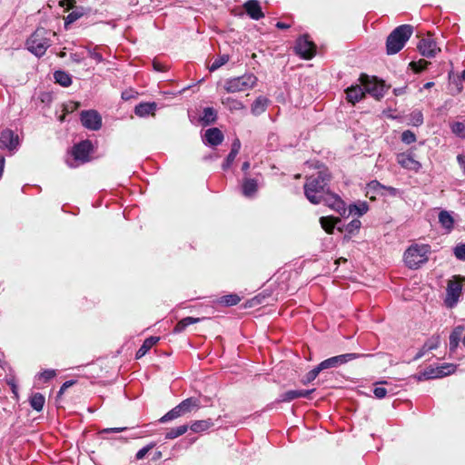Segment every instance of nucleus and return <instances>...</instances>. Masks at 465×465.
<instances>
[{
    "instance_id": "f257e3e1",
    "label": "nucleus",
    "mask_w": 465,
    "mask_h": 465,
    "mask_svg": "<svg viewBox=\"0 0 465 465\" xmlns=\"http://www.w3.org/2000/svg\"><path fill=\"white\" fill-rule=\"evenodd\" d=\"M330 175L325 172H319L317 175L307 178L304 184V194L313 204L321 203V198L329 191L328 183Z\"/></svg>"
},
{
    "instance_id": "f03ea898",
    "label": "nucleus",
    "mask_w": 465,
    "mask_h": 465,
    "mask_svg": "<svg viewBox=\"0 0 465 465\" xmlns=\"http://www.w3.org/2000/svg\"><path fill=\"white\" fill-rule=\"evenodd\" d=\"M51 35L54 36L55 33L43 27L37 28L26 41L27 49L37 57L43 56L51 46Z\"/></svg>"
},
{
    "instance_id": "7ed1b4c3",
    "label": "nucleus",
    "mask_w": 465,
    "mask_h": 465,
    "mask_svg": "<svg viewBox=\"0 0 465 465\" xmlns=\"http://www.w3.org/2000/svg\"><path fill=\"white\" fill-rule=\"evenodd\" d=\"M413 33L411 25H401L396 27L387 37L386 51L388 54L399 53Z\"/></svg>"
},
{
    "instance_id": "20e7f679",
    "label": "nucleus",
    "mask_w": 465,
    "mask_h": 465,
    "mask_svg": "<svg viewBox=\"0 0 465 465\" xmlns=\"http://www.w3.org/2000/svg\"><path fill=\"white\" fill-rule=\"evenodd\" d=\"M430 253V246L429 244H411L404 252V262L410 269H418L428 262Z\"/></svg>"
},
{
    "instance_id": "39448f33",
    "label": "nucleus",
    "mask_w": 465,
    "mask_h": 465,
    "mask_svg": "<svg viewBox=\"0 0 465 465\" xmlns=\"http://www.w3.org/2000/svg\"><path fill=\"white\" fill-rule=\"evenodd\" d=\"M257 77L253 74H244L241 76L225 80L223 88L227 93L245 92L252 89L257 84Z\"/></svg>"
},
{
    "instance_id": "423d86ee",
    "label": "nucleus",
    "mask_w": 465,
    "mask_h": 465,
    "mask_svg": "<svg viewBox=\"0 0 465 465\" xmlns=\"http://www.w3.org/2000/svg\"><path fill=\"white\" fill-rule=\"evenodd\" d=\"M456 365L452 363H443L437 367L430 366L417 376L419 381L439 379L454 373Z\"/></svg>"
},
{
    "instance_id": "0eeeda50",
    "label": "nucleus",
    "mask_w": 465,
    "mask_h": 465,
    "mask_svg": "<svg viewBox=\"0 0 465 465\" xmlns=\"http://www.w3.org/2000/svg\"><path fill=\"white\" fill-rule=\"evenodd\" d=\"M371 356H372V354L353 353V352L345 353V354H341V355L328 358V359L322 361L321 363H319V365L322 368V370L324 371L327 369L337 368L339 366H341V365H343L349 361H351L353 360H356V359L371 357Z\"/></svg>"
},
{
    "instance_id": "6e6552de",
    "label": "nucleus",
    "mask_w": 465,
    "mask_h": 465,
    "mask_svg": "<svg viewBox=\"0 0 465 465\" xmlns=\"http://www.w3.org/2000/svg\"><path fill=\"white\" fill-rule=\"evenodd\" d=\"M294 50L302 59L310 60L316 54V45L309 39L308 35H303L296 40Z\"/></svg>"
},
{
    "instance_id": "1a4fd4ad",
    "label": "nucleus",
    "mask_w": 465,
    "mask_h": 465,
    "mask_svg": "<svg viewBox=\"0 0 465 465\" xmlns=\"http://www.w3.org/2000/svg\"><path fill=\"white\" fill-rule=\"evenodd\" d=\"M361 85L363 86L364 93L371 94L376 99H380L384 95V87L381 83L377 81L374 77H369L366 74H361L360 77Z\"/></svg>"
},
{
    "instance_id": "9d476101",
    "label": "nucleus",
    "mask_w": 465,
    "mask_h": 465,
    "mask_svg": "<svg viewBox=\"0 0 465 465\" xmlns=\"http://www.w3.org/2000/svg\"><path fill=\"white\" fill-rule=\"evenodd\" d=\"M461 291L462 285L460 277L455 276L452 280L449 281L445 299V304L447 307L453 308L458 303Z\"/></svg>"
},
{
    "instance_id": "9b49d317",
    "label": "nucleus",
    "mask_w": 465,
    "mask_h": 465,
    "mask_svg": "<svg viewBox=\"0 0 465 465\" xmlns=\"http://www.w3.org/2000/svg\"><path fill=\"white\" fill-rule=\"evenodd\" d=\"M82 124L93 131H97L102 127V117L95 110L83 111L80 115Z\"/></svg>"
},
{
    "instance_id": "f8f14e48",
    "label": "nucleus",
    "mask_w": 465,
    "mask_h": 465,
    "mask_svg": "<svg viewBox=\"0 0 465 465\" xmlns=\"http://www.w3.org/2000/svg\"><path fill=\"white\" fill-rule=\"evenodd\" d=\"M321 203L327 205L341 215L346 213V204L343 200L338 194L332 193L330 191L321 198Z\"/></svg>"
},
{
    "instance_id": "ddd939ff",
    "label": "nucleus",
    "mask_w": 465,
    "mask_h": 465,
    "mask_svg": "<svg viewBox=\"0 0 465 465\" xmlns=\"http://www.w3.org/2000/svg\"><path fill=\"white\" fill-rule=\"evenodd\" d=\"M93 150V145L91 141L84 140L75 144L73 147L72 154L75 161H79L81 163H86L90 160V153Z\"/></svg>"
},
{
    "instance_id": "4468645a",
    "label": "nucleus",
    "mask_w": 465,
    "mask_h": 465,
    "mask_svg": "<svg viewBox=\"0 0 465 465\" xmlns=\"http://www.w3.org/2000/svg\"><path fill=\"white\" fill-rule=\"evenodd\" d=\"M19 146V138L12 130L5 129L0 134V149H7L10 152L16 151Z\"/></svg>"
},
{
    "instance_id": "2eb2a0df",
    "label": "nucleus",
    "mask_w": 465,
    "mask_h": 465,
    "mask_svg": "<svg viewBox=\"0 0 465 465\" xmlns=\"http://www.w3.org/2000/svg\"><path fill=\"white\" fill-rule=\"evenodd\" d=\"M418 49L421 55L432 58L440 51V48L437 46L435 40L431 36L422 38L419 45Z\"/></svg>"
},
{
    "instance_id": "dca6fc26",
    "label": "nucleus",
    "mask_w": 465,
    "mask_h": 465,
    "mask_svg": "<svg viewBox=\"0 0 465 465\" xmlns=\"http://www.w3.org/2000/svg\"><path fill=\"white\" fill-rule=\"evenodd\" d=\"M397 163L404 169L418 172L421 168L419 161L415 160L411 153H401L397 155Z\"/></svg>"
},
{
    "instance_id": "f3484780",
    "label": "nucleus",
    "mask_w": 465,
    "mask_h": 465,
    "mask_svg": "<svg viewBox=\"0 0 465 465\" xmlns=\"http://www.w3.org/2000/svg\"><path fill=\"white\" fill-rule=\"evenodd\" d=\"M314 390H291L282 393L277 402H290L299 398H308Z\"/></svg>"
},
{
    "instance_id": "a211bd4d",
    "label": "nucleus",
    "mask_w": 465,
    "mask_h": 465,
    "mask_svg": "<svg viewBox=\"0 0 465 465\" xmlns=\"http://www.w3.org/2000/svg\"><path fill=\"white\" fill-rule=\"evenodd\" d=\"M243 8L250 18L260 20L264 17L261 5L258 0H248L243 4Z\"/></svg>"
},
{
    "instance_id": "6ab92c4d",
    "label": "nucleus",
    "mask_w": 465,
    "mask_h": 465,
    "mask_svg": "<svg viewBox=\"0 0 465 465\" xmlns=\"http://www.w3.org/2000/svg\"><path fill=\"white\" fill-rule=\"evenodd\" d=\"M345 92L348 102L352 104L361 101L365 95L363 86L358 84L348 87Z\"/></svg>"
},
{
    "instance_id": "aec40b11",
    "label": "nucleus",
    "mask_w": 465,
    "mask_h": 465,
    "mask_svg": "<svg viewBox=\"0 0 465 465\" xmlns=\"http://www.w3.org/2000/svg\"><path fill=\"white\" fill-rule=\"evenodd\" d=\"M258 181L255 178H244L242 183V193L245 197L252 198L258 191Z\"/></svg>"
},
{
    "instance_id": "412c9836",
    "label": "nucleus",
    "mask_w": 465,
    "mask_h": 465,
    "mask_svg": "<svg viewBox=\"0 0 465 465\" xmlns=\"http://www.w3.org/2000/svg\"><path fill=\"white\" fill-rule=\"evenodd\" d=\"M223 140V133L216 127L205 131L204 141L210 145L216 146L222 143Z\"/></svg>"
},
{
    "instance_id": "4be33fe9",
    "label": "nucleus",
    "mask_w": 465,
    "mask_h": 465,
    "mask_svg": "<svg viewBox=\"0 0 465 465\" xmlns=\"http://www.w3.org/2000/svg\"><path fill=\"white\" fill-rule=\"evenodd\" d=\"M179 405L181 406L182 411H183L184 414L191 413L202 407L201 400L196 397L187 398L182 401Z\"/></svg>"
},
{
    "instance_id": "5701e85b",
    "label": "nucleus",
    "mask_w": 465,
    "mask_h": 465,
    "mask_svg": "<svg viewBox=\"0 0 465 465\" xmlns=\"http://www.w3.org/2000/svg\"><path fill=\"white\" fill-rule=\"evenodd\" d=\"M157 109V104L154 102L152 103H141L137 104L134 108V113L136 115L140 117H145L150 114H153Z\"/></svg>"
},
{
    "instance_id": "b1692460",
    "label": "nucleus",
    "mask_w": 465,
    "mask_h": 465,
    "mask_svg": "<svg viewBox=\"0 0 465 465\" xmlns=\"http://www.w3.org/2000/svg\"><path fill=\"white\" fill-rule=\"evenodd\" d=\"M269 100L264 96L257 97L252 104L251 112L253 115H260L264 113L268 107Z\"/></svg>"
},
{
    "instance_id": "393cba45",
    "label": "nucleus",
    "mask_w": 465,
    "mask_h": 465,
    "mask_svg": "<svg viewBox=\"0 0 465 465\" xmlns=\"http://www.w3.org/2000/svg\"><path fill=\"white\" fill-rule=\"evenodd\" d=\"M160 338L156 336H151L144 340L142 346L139 348V350L136 351L135 357L136 359H140L143 357L147 351L159 341Z\"/></svg>"
},
{
    "instance_id": "a878e982",
    "label": "nucleus",
    "mask_w": 465,
    "mask_h": 465,
    "mask_svg": "<svg viewBox=\"0 0 465 465\" xmlns=\"http://www.w3.org/2000/svg\"><path fill=\"white\" fill-rule=\"evenodd\" d=\"M185 415L183 411H182L181 406L178 404L174 408H173L171 411H169L167 413H165L163 417L159 419V422L165 423L168 421H171L173 420H175L179 417H182Z\"/></svg>"
},
{
    "instance_id": "bb28decb",
    "label": "nucleus",
    "mask_w": 465,
    "mask_h": 465,
    "mask_svg": "<svg viewBox=\"0 0 465 465\" xmlns=\"http://www.w3.org/2000/svg\"><path fill=\"white\" fill-rule=\"evenodd\" d=\"M54 78L55 83L59 84L63 87H68L72 84L71 75L62 70L55 71L54 73Z\"/></svg>"
},
{
    "instance_id": "cd10ccee",
    "label": "nucleus",
    "mask_w": 465,
    "mask_h": 465,
    "mask_svg": "<svg viewBox=\"0 0 465 465\" xmlns=\"http://www.w3.org/2000/svg\"><path fill=\"white\" fill-rule=\"evenodd\" d=\"M222 104L232 112L240 111L244 108V105L241 101L230 96L222 98Z\"/></svg>"
},
{
    "instance_id": "c85d7f7f",
    "label": "nucleus",
    "mask_w": 465,
    "mask_h": 465,
    "mask_svg": "<svg viewBox=\"0 0 465 465\" xmlns=\"http://www.w3.org/2000/svg\"><path fill=\"white\" fill-rule=\"evenodd\" d=\"M213 425V423L211 419L195 420L191 424L190 429L193 432H203L208 430Z\"/></svg>"
},
{
    "instance_id": "c756f323",
    "label": "nucleus",
    "mask_w": 465,
    "mask_h": 465,
    "mask_svg": "<svg viewBox=\"0 0 465 465\" xmlns=\"http://www.w3.org/2000/svg\"><path fill=\"white\" fill-rule=\"evenodd\" d=\"M439 222L441 226L448 231H450L453 228L454 220L448 211H441L439 213Z\"/></svg>"
},
{
    "instance_id": "7c9ffc66",
    "label": "nucleus",
    "mask_w": 465,
    "mask_h": 465,
    "mask_svg": "<svg viewBox=\"0 0 465 465\" xmlns=\"http://www.w3.org/2000/svg\"><path fill=\"white\" fill-rule=\"evenodd\" d=\"M200 322V318L185 317L179 321L174 326L173 331L176 333L183 331L187 326L197 323Z\"/></svg>"
},
{
    "instance_id": "2f4dec72",
    "label": "nucleus",
    "mask_w": 465,
    "mask_h": 465,
    "mask_svg": "<svg viewBox=\"0 0 465 465\" xmlns=\"http://www.w3.org/2000/svg\"><path fill=\"white\" fill-rule=\"evenodd\" d=\"M369 210V206L366 202H359L349 206V213L358 216H362Z\"/></svg>"
},
{
    "instance_id": "473e14b6",
    "label": "nucleus",
    "mask_w": 465,
    "mask_h": 465,
    "mask_svg": "<svg viewBox=\"0 0 465 465\" xmlns=\"http://www.w3.org/2000/svg\"><path fill=\"white\" fill-rule=\"evenodd\" d=\"M45 402V399L44 395L39 392L34 393L30 398L31 407L37 411H41L43 410Z\"/></svg>"
},
{
    "instance_id": "72a5a7b5",
    "label": "nucleus",
    "mask_w": 465,
    "mask_h": 465,
    "mask_svg": "<svg viewBox=\"0 0 465 465\" xmlns=\"http://www.w3.org/2000/svg\"><path fill=\"white\" fill-rule=\"evenodd\" d=\"M216 118H217V113L213 108L206 107L203 109L201 120L203 122L204 124L207 125V124L214 123Z\"/></svg>"
},
{
    "instance_id": "f704fd0d",
    "label": "nucleus",
    "mask_w": 465,
    "mask_h": 465,
    "mask_svg": "<svg viewBox=\"0 0 465 465\" xmlns=\"http://www.w3.org/2000/svg\"><path fill=\"white\" fill-rule=\"evenodd\" d=\"M339 221H340L339 219H334L333 217H331V216L321 217V219H320V223H321L322 229L328 233L332 232L336 222H339Z\"/></svg>"
},
{
    "instance_id": "c9c22d12",
    "label": "nucleus",
    "mask_w": 465,
    "mask_h": 465,
    "mask_svg": "<svg viewBox=\"0 0 465 465\" xmlns=\"http://www.w3.org/2000/svg\"><path fill=\"white\" fill-rule=\"evenodd\" d=\"M187 430H188V425H186V424L178 426L176 428H173L169 431L166 432L165 439H167V440L176 439V438L183 435Z\"/></svg>"
},
{
    "instance_id": "e433bc0d",
    "label": "nucleus",
    "mask_w": 465,
    "mask_h": 465,
    "mask_svg": "<svg viewBox=\"0 0 465 465\" xmlns=\"http://www.w3.org/2000/svg\"><path fill=\"white\" fill-rule=\"evenodd\" d=\"M451 132L458 137L465 139V119L461 122H454L450 124Z\"/></svg>"
},
{
    "instance_id": "4c0bfd02",
    "label": "nucleus",
    "mask_w": 465,
    "mask_h": 465,
    "mask_svg": "<svg viewBox=\"0 0 465 465\" xmlns=\"http://www.w3.org/2000/svg\"><path fill=\"white\" fill-rule=\"evenodd\" d=\"M461 336V330L460 328H456L450 335V350L454 351L460 342Z\"/></svg>"
},
{
    "instance_id": "58836bf2",
    "label": "nucleus",
    "mask_w": 465,
    "mask_h": 465,
    "mask_svg": "<svg viewBox=\"0 0 465 465\" xmlns=\"http://www.w3.org/2000/svg\"><path fill=\"white\" fill-rule=\"evenodd\" d=\"M410 124L413 126H420L423 124V114L420 110H414L410 114Z\"/></svg>"
},
{
    "instance_id": "ea45409f",
    "label": "nucleus",
    "mask_w": 465,
    "mask_h": 465,
    "mask_svg": "<svg viewBox=\"0 0 465 465\" xmlns=\"http://www.w3.org/2000/svg\"><path fill=\"white\" fill-rule=\"evenodd\" d=\"M230 57L228 54H223L219 57H217L213 64L210 65L209 70L211 72H213L217 69H219L221 66L225 64L229 61Z\"/></svg>"
},
{
    "instance_id": "a19ab883",
    "label": "nucleus",
    "mask_w": 465,
    "mask_h": 465,
    "mask_svg": "<svg viewBox=\"0 0 465 465\" xmlns=\"http://www.w3.org/2000/svg\"><path fill=\"white\" fill-rule=\"evenodd\" d=\"M322 371V368L320 367V365L318 364L316 367H314L312 370H311L307 374L306 376L304 377V379L302 380V383L303 384H308L310 382H312V381H314L317 376L319 375V373Z\"/></svg>"
},
{
    "instance_id": "79ce46f5",
    "label": "nucleus",
    "mask_w": 465,
    "mask_h": 465,
    "mask_svg": "<svg viewBox=\"0 0 465 465\" xmlns=\"http://www.w3.org/2000/svg\"><path fill=\"white\" fill-rule=\"evenodd\" d=\"M240 300L237 294H228L221 298V302L226 306H233L236 305Z\"/></svg>"
},
{
    "instance_id": "37998d69",
    "label": "nucleus",
    "mask_w": 465,
    "mask_h": 465,
    "mask_svg": "<svg viewBox=\"0 0 465 465\" xmlns=\"http://www.w3.org/2000/svg\"><path fill=\"white\" fill-rule=\"evenodd\" d=\"M56 376L55 370L48 369L45 370L38 374V379L43 382H47Z\"/></svg>"
},
{
    "instance_id": "c03bdc74",
    "label": "nucleus",
    "mask_w": 465,
    "mask_h": 465,
    "mask_svg": "<svg viewBox=\"0 0 465 465\" xmlns=\"http://www.w3.org/2000/svg\"><path fill=\"white\" fill-rule=\"evenodd\" d=\"M429 63L423 59H420L419 60L418 62H411L410 64V66L411 67V69L416 72V73H420V72H422L423 70H425L428 66Z\"/></svg>"
},
{
    "instance_id": "a18cd8bd",
    "label": "nucleus",
    "mask_w": 465,
    "mask_h": 465,
    "mask_svg": "<svg viewBox=\"0 0 465 465\" xmlns=\"http://www.w3.org/2000/svg\"><path fill=\"white\" fill-rule=\"evenodd\" d=\"M424 345H425L426 350L432 351V350L437 349L440 345V337L439 336L430 337V339H428L425 341Z\"/></svg>"
},
{
    "instance_id": "49530a36",
    "label": "nucleus",
    "mask_w": 465,
    "mask_h": 465,
    "mask_svg": "<svg viewBox=\"0 0 465 465\" xmlns=\"http://www.w3.org/2000/svg\"><path fill=\"white\" fill-rule=\"evenodd\" d=\"M401 141L406 144H411L416 141V135L413 132L406 130L401 134Z\"/></svg>"
},
{
    "instance_id": "de8ad7c7",
    "label": "nucleus",
    "mask_w": 465,
    "mask_h": 465,
    "mask_svg": "<svg viewBox=\"0 0 465 465\" xmlns=\"http://www.w3.org/2000/svg\"><path fill=\"white\" fill-rule=\"evenodd\" d=\"M361 223L360 220H352L351 223H349L346 226V231L349 233H354L361 228Z\"/></svg>"
},
{
    "instance_id": "09e8293b",
    "label": "nucleus",
    "mask_w": 465,
    "mask_h": 465,
    "mask_svg": "<svg viewBox=\"0 0 465 465\" xmlns=\"http://www.w3.org/2000/svg\"><path fill=\"white\" fill-rule=\"evenodd\" d=\"M454 254L457 259L465 261V244L464 243L458 244L454 248Z\"/></svg>"
},
{
    "instance_id": "8fccbe9b",
    "label": "nucleus",
    "mask_w": 465,
    "mask_h": 465,
    "mask_svg": "<svg viewBox=\"0 0 465 465\" xmlns=\"http://www.w3.org/2000/svg\"><path fill=\"white\" fill-rule=\"evenodd\" d=\"M236 156H237V153H233L232 152L229 153V154L227 155L225 161L223 163V169L224 171L228 170L232 166V164L234 162Z\"/></svg>"
},
{
    "instance_id": "3c124183",
    "label": "nucleus",
    "mask_w": 465,
    "mask_h": 465,
    "mask_svg": "<svg viewBox=\"0 0 465 465\" xmlns=\"http://www.w3.org/2000/svg\"><path fill=\"white\" fill-rule=\"evenodd\" d=\"M153 446H154V444H153V443H151V444H149V445L144 446L143 448H142L141 450H139L137 451V453H136V455H135V458H136L137 460H143V459L145 457V455L148 453V451H149L151 449H153Z\"/></svg>"
},
{
    "instance_id": "603ef678",
    "label": "nucleus",
    "mask_w": 465,
    "mask_h": 465,
    "mask_svg": "<svg viewBox=\"0 0 465 465\" xmlns=\"http://www.w3.org/2000/svg\"><path fill=\"white\" fill-rule=\"evenodd\" d=\"M97 46L94 49H87L88 54L91 58L96 61V63H102L104 61L102 54L97 52Z\"/></svg>"
},
{
    "instance_id": "864d4df0",
    "label": "nucleus",
    "mask_w": 465,
    "mask_h": 465,
    "mask_svg": "<svg viewBox=\"0 0 465 465\" xmlns=\"http://www.w3.org/2000/svg\"><path fill=\"white\" fill-rule=\"evenodd\" d=\"M82 16V13L73 11L71 12L65 18L66 24H71L75 22L77 19H79Z\"/></svg>"
},
{
    "instance_id": "5fc2aeb1",
    "label": "nucleus",
    "mask_w": 465,
    "mask_h": 465,
    "mask_svg": "<svg viewBox=\"0 0 465 465\" xmlns=\"http://www.w3.org/2000/svg\"><path fill=\"white\" fill-rule=\"evenodd\" d=\"M373 393L376 398L383 399L387 395V390L383 387H376L373 390Z\"/></svg>"
},
{
    "instance_id": "6e6d98bb",
    "label": "nucleus",
    "mask_w": 465,
    "mask_h": 465,
    "mask_svg": "<svg viewBox=\"0 0 465 465\" xmlns=\"http://www.w3.org/2000/svg\"><path fill=\"white\" fill-rule=\"evenodd\" d=\"M153 67L156 72H165L167 70L166 65L156 60H153Z\"/></svg>"
},
{
    "instance_id": "4d7b16f0",
    "label": "nucleus",
    "mask_w": 465,
    "mask_h": 465,
    "mask_svg": "<svg viewBox=\"0 0 465 465\" xmlns=\"http://www.w3.org/2000/svg\"><path fill=\"white\" fill-rule=\"evenodd\" d=\"M240 149H241V142L239 139H235L232 143L231 152L238 154Z\"/></svg>"
},
{
    "instance_id": "13d9d810",
    "label": "nucleus",
    "mask_w": 465,
    "mask_h": 465,
    "mask_svg": "<svg viewBox=\"0 0 465 465\" xmlns=\"http://www.w3.org/2000/svg\"><path fill=\"white\" fill-rule=\"evenodd\" d=\"M126 427L107 428L102 430L103 433L121 432L126 430Z\"/></svg>"
},
{
    "instance_id": "bf43d9fd",
    "label": "nucleus",
    "mask_w": 465,
    "mask_h": 465,
    "mask_svg": "<svg viewBox=\"0 0 465 465\" xmlns=\"http://www.w3.org/2000/svg\"><path fill=\"white\" fill-rule=\"evenodd\" d=\"M430 350L425 349V345L420 348V350L417 352V354L414 356L413 360L418 361L419 359L422 358Z\"/></svg>"
},
{
    "instance_id": "052dcab7",
    "label": "nucleus",
    "mask_w": 465,
    "mask_h": 465,
    "mask_svg": "<svg viewBox=\"0 0 465 465\" xmlns=\"http://www.w3.org/2000/svg\"><path fill=\"white\" fill-rule=\"evenodd\" d=\"M375 183H376L377 186H380L381 188L387 190L390 193V194L396 195V193H397V189L396 188H393V187H391V186L381 185L378 182H375Z\"/></svg>"
},
{
    "instance_id": "680f3d73",
    "label": "nucleus",
    "mask_w": 465,
    "mask_h": 465,
    "mask_svg": "<svg viewBox=\"0 0 465 465\" xmlns=\"http://www.w3.org/2000/svg\"><path fill=\"white\" fill-rule=\"evenodd\" d=\"M74 383V381H65L60 388L59 393H63L67 388L72 386Z\"/></svg>"
},
{
    "instance_id": "e2e57ef3",
    "label": "nucleus",
    "mask_w": 465,
    "mask_h": 465,
    "mask_svg": "<svg viewBox=\"0 0 465 465\" xmlns=\"http://www.w3.org/2000/svg\"><path fill=\"white\" fill-rule=\"evenodd\" d=\"M7 383H8V385L11 387L13 393H14L15 396H17V386H16V384H15V380H14V379H12V380L8 381V382H7Z\"/></svg>"
},
{
    "instance_id": "0e129e2a",
    "label": "nucleus",
    "mask_w": 465,
    "mask_h": 465,
    "mask_svg": "<svg viewBox=\"0 0 465 465\" xmlns=\"http://www.w3.org/2000/svg\"><path fill=\"white\" fill-rule=\"evenodd\" d=\"M70 57L71 60L76 64H79L82 61V57H80V55L77 54H71Z\"/></svg>"
},
{
    "instance_id": "69168bd1",
    "label": "nucleus",
    "mask_w": 465,
    "mask_h": 465,
    "mask_svg": "<svg viewBox=\"0 0 465 465\" xmlns=\"http://www.w3.org/2000/svg\"><path fill=\"white\" fill-rule=\"evenodd\" d=\"M276 27L279 29H288L290 27V25L283 22H278L276 24Z\"/></svg>"
},
{
    "instance_id": "338daca9",
    "label": "nucleus",
    "mask_w": 465,
    "mask_h": 465,
    "mask_svg": "<svg viewBox=\"0 0 465 465\" xmlns=\"http://www.w3.org/2000/svg\"><path fill=\"white\" fill-rule=\"evenodd\" d=\"M5 157L4 156H0V178L2 177V174H3V172H4V167H5Z\"/></svg>"
},
{
    "instance_id": "774afa93",
    "label": "nucleus",
    "mask_w": 465,
    "mask_h": 465,
    "mask_svg": "<svg viewBox=\"0 0 465 465\" xmlns=\"http://www.w3.org/2000/svg\"><path fill=\"white\" fill-rule=\"evenodd\" d=\"M250 168V163L249 162H244L242 165V170L243 172H246L248 169Z\"/></svg>"
}]
</instances>
